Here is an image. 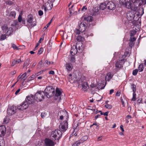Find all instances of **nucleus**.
<instances>
[{"mask_svg":"<svg viewBox=\"0 0 146 146\" xmlns=\"http://www.w3.org/2000/svg\"><path fill=\"white\" fill-rule=\"evenodd\" d=\"M107 7V3L106 1L105 3H102L100 6V8L101 10H103Z\"/></svg>","mask_w":146,"mask_h":146,"instance_id":"obj_25","label":"nucleus"},{"mask_svg":"<svg viewBox=\"0 0 146 146\" xmlns=\"http://www.w3.org/2000/svg\"><path fill=\"white\" fill-rule=\"evenodd\" d=\"M12 47L14 49H17V46L14 44H13L12 45Z\"/></svg>","mask_w":146,"mask_h":146,"instance_id":"obj_60","label":"nucleus"},{"mask_svg":"<svg viewBox=\"0 0 146 146\" xmlns=\"http://www.w3.org/2000/svg\"><path fill=\"white\" fill-rule=\"evenodd\" d=\"M61 92L60 90V89L58 88H56V94H55V97L59 98V100L60 101L61 99L60 97V95L61 94Z\"/></svg>","mask_w":146,"mask_h":146,"instance_id":"obj_19","label":"nucleus"},{"mask_svg":"<svg viewBox=\"0 0 146 146\" xmlns=\"http://www.w3.org/2000/svg\"><path fill=\"white\" fill-rule=\"evenodd\" d=\"M144 68L143 64L140 65L138 67V70L140 72H142Z\"/></svg>","mask_w":146,"mask_h":146,"instance_id":"obj_37","label":"nucleus"},{"mask_svg":"<svg viewBox=\"0 0 146 146\" xmlns=\"http://www.w3.org/2000/svg\"><path fill=\"white\" fill-rule=\"evenodd\" d=\"M99 10V8H98V7H95L94 9V11L95 12H97Z\"/></svg>","mask_w":146,"mask_h":146,"instance_id":"obj_58","label":"nucleus"},{"mask_svg":"<svg viewBox=\"0 0 146 146\" xmlns=\"http://www.w3.org/2000/svg\"><path fill=\"white\" fill-rule=\"evenodd\" d=\"M80 29H76V31H75V33L77 35H79L80 34Z\"/></svg>","mask_w":146,"mask_h":146,"instance_id":"obj_55","label":"nucleus"},{"mask_svg":"<svg viewBox=\"0 0 146 146\" xmlns=\"http://www.w3.org/2000/svg\"><path fill=\"white\" fill-rule=\"evenodd\" d=\"M44 93L43 91H38L35 95V99L36 101L41 102L44 99Z\"/></svg>","mask_w":146,"mask_h":146,"instance_id":"obj_4","label":"nucleus"},{"mask_svg":"<svg viewBox=\"0 0 146 146\" xmlns=\"http://www.w3.org/2000/svg\"><path fill=\"white\" fill-rule=\"evenodd\" d=\"M53 62H48V60H46L45 61V62L44 63V65H46V64L48 66L50 65V64H52Z\"/></svg>","mask_w":146,"mask_h":146,"instance_id":"obj_42","label":"nucleus"},{"mask_svg":"<svg viewBox=\"0 0 146 146\" xmlns=\"http://www.w3.org/2000/svg\"><path fill=\"white\" fill-rule=\"evenodd\" d=\"M49 74L53 75L54 74V72L53 70L50 71L49 73Z\"/></svg>","mask_w":146,"mask_h":146,"instance_id":"obj_62","label":"nucleus"},{"mask_svg":"<svg viewBox=\"0 0 146 146\" xmlns=\"http://www.w3.org/2000/svg\"><path fill=\"white\" fill-rule=\"evenodd\" d=\"M129 46L132 47L134 45V43H133V42L130 40V42H129Z\"/></svg>","mask_w":146,"mask_h":146,"instance_id":"obj_51","label":"nucleus"},{"mask_svg":"<svg viewBox=\"0 0 146 146\" xmlns=\"http://www.w3.org/2000/svg\"><path fill=\"white\" fill-rule=\"evenodd\" d=\"M136 40V38L134 37H132V36H131L130 38V41H133V42L134 41H135V40Z\"/></svg>","mask_w":146,"mask_h":146,"instance_id":"obj_53","label":"nucleus"},{"mask_svg":"<svg viewBox=\"0 0 146 146\" xmlns=\"http://www.w3.org/2000/svg\"><path fill=\"white\" fill-rule=\"evenodd\" d=\"M68 119L66 120L61 123L59 125V128L60 130L62 131H65L68 129V124L67 122Z\"/></svg>","mask_w":146,"mask_h":146,"instance_id":"obj_6","label":"nucleus"},{"mask_svg":"<svg viewBox=\"0 0 146 146\" xmlns=\"http://www.w3.org/2000/svg\"><path fill=\"white\" fill-rule=\"evenodd\" d=\"M6 132V128L5 126H0V146H4V141L2 137L4 135Z\"/></svg>","mask_w":146,"mask_h":146,"instance_id":"obj_3","label":"nucleus"},{"mask_svg":"<svg viewBox=\"0 0 146 146\" xmlns=\"http://www.w3.org/2000/svg\"><path fill=\"white\" fill-rule=\"evenodd\" d=\"M53 6V4L51 2L50 3L47 2L45 4V5L43 6V8L44 7V9L45 11L47 10H51Z\"/></svg>","mask_w":146,"mask_h":146,"instance_id":"obj_14","label":"nucleus"},{"mask_svg":"<svg viewBox=\"0 0 146 146\" xmlns=\"http://www.w3.org/2000/svg\"><path fill=\"white\" fill-rule=\"evenodd\" d=\"M30 60V59L29 58H28L27 59V60L25 62L24 64L26 65L27 66L29 64H28V63L29 62Z\"/></svg>","mask_w":146,"mask_h":146,"instance_id":"obj_50","label":"nucleus"},{"mask_svg":"<svg viewBox=\"0 0 146 146\" xmlns=\"http://www.w3.org/2000/svg\"><path fill=\"white\" fill-rule=\"evenodd\" d=\"M23 105V107L22 108H19V110H23L26 109L28 107V105L29 104L26 101L22 103Z\"/></svg>","mask_w":146,"mask_h":146,"instance_id":"obj_20","label":"nucleus"},{"mask_svg":"<svg viewBox=\"0 0 146 146\" xmlns=\"http://www.w3.org/2000/svg\"><path fill=\"white\" fill-rule=\"evenodd\" d=\"M33 16L31 15H28L27 22L28 24L32 27H34L36 25V23L35 21H33Z\"/></svg>","mask_w":146,"mask_h":146,"instance_id":"obj_10","label":"nucleus"},{"mask_svg":"<svg viewBox=\"0 0 146 146\" xmlns=\"http://www.w3.org/2000/svg\"><path fill=\"white\" fill-rule=\"evenodd\" d=\"M20 90H21L20 89H19L18 90H17L15 92V94L16 95H17L18 93L20 91Z\"/></svg>","mask_w":146,"mask_h":146,"instance_id":"obj_64","label":"nucleus"},{"mask_svg":"<svg viewBox=\"0 0 146 146\" xmlns=\"http://www.w3.org/2000/svg\"><path fill=\"white\" fill-rule=\"evenodd\" d=\"M35 77V76L34 75H32L31 76L28 78V80L29 81L33 80Z\"/></svg>","mask_w":146,"mask_h":146,"instance_id":"obj_45","label":"nucleus"},{"mask_svg":"<svg viewBox=\"0 0 146 146\" xmlns=\"http://www.w3.org/2000/svg\"><path fill=\"white\" fill-rule=\"evenodd\" d=\"M136 7V6H134V7L133 6H132L131 8V9L132 10V11H133V12H135V11H136L137 9V7Z\"/></svg>","mask_w":146,"mask_h":146,"instance_id":"obj_43","label":"nucleus"},{"mask_svg":"<svg viewBox=\"0 0 146 146\" xmlns=\"http://www.w3.org/2000/svg\"><path fill=\"white\" fill-rule=\"evenodd\" d=\"M126 0H119V3L121 5H124L126 3Z\"/></svg>","mask_w":146,"mask_h":146,"instance_id":"obj_40","label":"nucleus"},{"mask_svg":"<svg viewBox=\"0 0 146 146\" xmlns=\"http://www.w3.org/2000/svg\"><path fill=\"white\" fill-rule=\"evenodd\" d=\"M121 94V93L119 92H117L116 94V96H119Z\"/></svg>","mask_w":146,"mask_h":146,"instance_id":"obj_61","label":"nucleus"},{"mask_svg":"<svg viewBox=\"0 0 146 146\" xmlns=\"http://www.w3.org/2000/svg\"><path fill=\"white\" fill-rule=\"evenodd\" d=\"M76 47L75 45H73L72 47L70 52L72 56L75 55L78 52V50Z\"/></svg>","mask_w":146,"mask_h":146,"instance_id":"obj_16","label":"nucleus"},{"mask_svg":"<svg viewBox=\"0 0 146 146\" xmlns=\"http://www.w3.org/2000/svg\"><path fill=\"white\" fill-rule=\"evenodd\" d=\"M113 75L110 72H109L107 74L106 76L105 80L106 81H109L112 78Z\"/></svg>","mask_w":146,"mask_h":146,"instance_id":"obj_22","label":"nucleus"},{"mask_svg":"<svg viewBox=\"0 0 146 146\" xmlns=\"http://www.w3.org/2000/svg\"><path fill=\"white\" fill-rule=\"evenodd\" d=\"M138 72V70L137 69H135L133 71L132 74L134 76L136 75Z\"/></svg>","mask_w":146,"mask_h":146,"instance_id":"obj_44","label":"nucleus"},{"mask_svg":"<svg viewBox=\"0 0 146 146\" xmlns=\"http://www.w3.org/2000/svg\"><path fill=\"white\" fill-rule=\"evenodd\" d=\"M65 67L66 69L68 71H70L73 68V66L70 63H68L66 64Z\"/></svg>","mask_w":146,"mask_h":146,"instance_id":"obj_21","label":"nucleus"},{"mask_svg":"<svg viewBox=\"0 0 146 146\" xmlns=\"http://www.w3.org/2000/svg\"><path fill=\"white\" fill-rule=\"evenodd\" d=\"M58 115H60V119L61 120H62L63 117H64L65 115H66V117H67L68 115L66 111H60L58 113Z\"/></svg>","mask_w":146,"mask_h":146,"instance_id":"obj_18","label":"nucleus"},{"mask_svg":"<svg viewBox=\"0 0 146 146\" xmlns=\"http://www.w3.org/2000/svg\"><path fill=\"white\" fill-rule=\"evenodd\" d=\"M136 33V31L134 30L131 31L130 32V35L131 36H134Z\"/></svg>","mask_w":146,"mask_h":146,"instance_id":"obj_38","label":"nucleus"},{"mask_svg":"<svg viewBox=\"0 0 146 146\" xmlns=\"http://www.w3.org/2000/svg\"><path fill=\"white\" fill-rule=\"evenodd\" d=\"M13 61L16 62L15 63L16 64H17L19 63L20 62H21V60L20 59H18L16 60H14Z\"/></svg>","mask_w":146,"mask_h":146,"instance_id":"obj_56","label":"nucleus"},{"mask_svg":"<svg viewBox=\"0 0 146 146\" xmlns=\"http://www.w3.org/2000/svg\"><path fill=\"white\" fill-rule=\"evenodd\" d=\"M82 143L79 140L75 142V143L73 144L72 146H78L80 145V143Z\"/></svg>","mask_w":146,"mask_h":146,"instance_id":"obj_35","label":"nucleus"},{"mask_svg":"<svg viewBox=\"0 0 146 146\" xmlns=\"http://www.w3.org/2000/svg\"><path fill=\"white\" fill-rule=\"evenodd\" d=\"M131 107H130V106L128 107L127 108L128 111L129 112H130L131 111Z\"/></svg>","mask_w":146,"mask_h":146,"instance_id":"obj_63","label":"nucleus"},{"mask_svg":"<svg viewBox=\"0 0 146 146\" xmlns=\"http://www.w3.org/2000/svg\"><path fill=\"white\" fill-rule=\"evenodd\" d=\"M86 23L84 22H81L79 26L80 30L81 33H83L85 30L86 28Z\"/></svg>","mask_w":146,"mask_h":146,"instance_id":"obj_17","label":"nucleus"},{"mask_svg":"<svg viewBox=\"0 0 146 146\" xmlns=\"http://www.w3.org/2000/svg\"><path fill=\"white\" fill-rule=\"evenodd\" d=\"M131 88L132 89L133 93H135L136 92V86L134 84L131 85Z\"/></svg>","mask_w":146,"mask_h":146,"instance_id":"obj_39","label":"nucleus"},{"mask_svg":"<svg viewBox=\"0 0 146 146\" xmlns=\"http://www.w3.org/2000/svg\"><path fill=\"white\" fill-rule=\"evenodd\" d=\"M85 20L88 22H91L93 20V18L92 16H89L85 18Z\"/></svg>","mask_w":146,"mask_h":146,"instance_id":"obj_34","label":"nucleus"},{"mask_svg":"<svg viewBox=\"0 0 146 146\" xmlns=\"http://www.w3.org/2000/svg\"><path fill=\"white\" fill-rule=\"evenodd\" d=\"M26 76V73H25L23 74L22 75H20L17 78V79L18 80L20 78H21L22 79H24V80H25L27 78Z\"/></svg>","mask_w":146,"mask_h":146,"instance_id":"obj_26","label":"nucleus"},{"mask_svg":"<svg viewBox=\"0 0 146 146\" xmlns=\"http://www.w3.org/2000/svg\"><path fill=\"white\" fill-rule=\"evenodd\" d=\"M136 95L135 93H133V97L131 100L132 101H134L136 100Z\"/></svg>","mask_w":146,"mask_h":146,"instance_id":"obj_41","label":"nucleus"},{"mask_svg":"<svg viewBox=\"0 0 146 146\" xmlns=\"http://www.w3.org/2000/svg\"><path fill=\"white\" fill-rule=\"evenodd\" d=\"M9 122L8 119L7 118V117H5L4 119L3 122L5 123H6Z\"/></svg>","mask_w":146,"mask_h":146,"instance_id":"obj_49","label":"nucleus"},{"mask_svg":"<svg viewBox=\"0 0 146 146\" xmlns=\"http://www.w3.org/2000/svg\"><path fill=\"white\" fill-rule=\"evenodd\" d=\"M76 46L79 53L81 52L84 49V47L82 42H79L77 43Z\"/></svg>","mask_w":146,"mask_h":146,"instance_id":"obj_13","label":"nucleus"},{"mask_svg":"<svg viewBox=\"0 0 146 146\" xmlns=\"http://www.w3.org/2000/svg\"><path fill=\"white\" fill-rule=\"evenodd\" d=\"M38 14L40 16H42L43 14V12L41 10H40L38 11Z\"/></svg>","mask_w":146,"mask_h":146,"instance_id":"obj_57","label":"nucleus"},{"mask_svg":"<svg viewBox=\"0 0 146 146\" xmlns=\"http://www.w3.org/2000/svg\"><path fill=\"white\" fill-rule=\"evenodd\" d=\"M87 8L86 7V6H84L82 8L81 10L82 11H84V10H87Z\"/></svg>","mask_w":146,"mask_h":146,"instance_id":"obj_59","label":"nucleus"},{"mask_svg":"<svg viewBox=\"0 0 146 146\" xmlns=\"http://www.w3.org/2000/svg\"><path fill=\"white\" fill-rule=\"evenodd\" d=\"M16 15L15 12V11H12L11 12L9 16L12 19H14Z\"/></svg>","mask_w":146,"mask_h":146,"instance_id":"obj_29","label":"nucleus"},{"mask_svg":"<svg viewBox=\"0 0 146 146\" xmlns=\"http://www.w3.org/2000/svg\"><path fill=\"white\" fill-rule=\"evenodd\" d=\"M2 29L4 33H6V35L9 36L11 34L13 29L11 27H8L7 25H4L2 27Z\"/></svg>","mask_w":146,"mask_h":146,"instance_id":"obj_5","label":"nucleus"},{"mask_svg":"<svg viewBox=\"0 0 146 146\" xmlns=\"http://www.w3.org/2000/svg\"><path fill=\"white\" fill-rule=\"evenodd\" d=\"M133 3L134 6L138 7L140 6L138 5L139 1V0H130Z\"/></svg>","mask_w":146,"mask_h":146,"instance_id":"obj_27","label":"nucleus"},{"mask_svg":"<svg viewBox=\"0 0 146 146\" xmlns=\"http://www.w3.org/2000/svg\"><path fill=\"white\" fill-rule=\"evenodd\" d=\"M109 112L108 111H106L105 112L103 113L102 112H101V113H100L101 115H103L105 116H108V115Z\"/></svg>","mask_w":146,"mask_h":146,"instance_id":"obj_52","label":"nucleus"},{"mask_svg":"<svg viewBox=\"0 0 146 146\" xmlns=\"http://www.w3.org/2000/svg\"><path fill=\"white\" fill-rule=\"evenodd\" d=\"M76 39L79 41H83L85 39L84 36H82L80 35L78 36Z\"/></svg>","mask_w":146,"mask_h":146,"instance_id":"obj_28","label":"nucleus"},{"mask_svg":"<svg viewBox=\"0 0 146 146\" xmlns=\"http://www.w3.org/2000/svg\"><path fill=\"white\" fill-rule=\"evenodd\" d=\"M55 89L52 86H47L45 90V95L49 98L53 96L55 94Z\"/></svg>","mask_w":146,"mask_h":146,"instance_id":"obj_2","label":"nucleus"},{"mask_svg":"<svg viewBox=\"0 0 146 146\" xmlns=\"http://www.w3.org/2000/svg\"><path fill=\"white\" fill-rule=\"evenodd\" d=\"M124 59H122L120 60L117 61L115 64V66L116 68H121L123 67V64L124 63Z\"/></svg>","mask_w":146,"mask_h":146,"instance_id":"obj_15","label":"nucleus"},{"mask_svg":"<svg viewBox=\"0 0 146 146\" xmlns=\"http://www.w3.org/2000/svg\"><path fill=\"white\" fill-rule=\"evenodd\" d=\"M135 14L137 15V16H139V12H136L135 13L133 11H129L127 14V16L129 19H130V20H133L134 19L135 17Z\"/></svg>","mask_w":146,"mask_h":146,"instance_id":"obj_8","label":"nucleus"},{"mask_svg":"<svg viewBox=\"0 0 146 146\" xmlns=\"http://www.w3.org/2000/svg\"><path fill=\"white\" fill-rule=\"evenodd\" d=\"M88 138V137L87 136H84L80 140L81 142L82 143L84 141L86 140Z\"/></svg>","mask_w":146,"mask_h":146,"instance_id":"obj_31","label":"nucleus"},{"mask_svg":"<svg viewBox=\"0 0 146 146\" xmlns=\"http://www.w3.org/2000/svg\"><path fill=\"white\" fill-rule=\"evenodd\" d=\"M46 114L44 112H42L41 114V116L42 118H44L46 116Z\"/></svg>","mask_w":146,"mask_h":146,"instance_id":"obj_47","label":"nucleus"},{"mask_svg":"<svg viewBox=\"0 0 146 146\" xmlns=\"http://www.w3.org/2000/svg\"><path fill=\"white\" fill-rule=\"evenodd\" d=\"M132 118V116L131 115H127L126 118H125V120L126 121L128 120L129 119H131Z\"/></svg>","mask_w":146,"mask_h":146,"instance_id":"obj_54","label":"nucleus"},{"mask_svg":"<svg viewBox=\"0 0 146 146\" xmlns=\"http://www.w3.org/2000/svg\"><path fill=\"white\" fill-rule=\"evenodd\" d=\"M89 86L86 82H84L82 84V89L84 91H86L88 89Z\"/></svg>","mask_w":146,"mask_h":146,"instance_id":"obj_23","label":"nucleus"},{"mask_svg":"<svg viewBox=\"0 0 146 146\" xmlns=\"http://www.w3.org/2000/svg\"><path fill=\"white\" fill-rule=\"evenodd\" d=\"M18 20L19 22H22L23 24H25V20L24 19H22V16L21 15H19L18 18Z\"/></svg>","mask_w":146,"mask_h":146,"instance_id":"obj_30","label":"nucleus"},{"mask_svg":"<svg viewBox=\"0 0 146 146\" xmlns=\"http://www.w3.org/2000/svg\"><path fill=\"white\" fill-rule=\"evenodd\" d=\"M43 52V48H40L38 51V54H40Z\"/></svg>","mask_w":146,"mask_h":146,"instance_id":"obj_48","label":"nucleus"},{"mask_svg":"<svg viewBox=\"0 0 146 146\" xmlns=\"http://www.w3.org/2000/svg\"><path fill=\"white\" fill-rule=\"evenodd\" d=\"M107 8L109 9L113 10L115 9V4L111 1H107Z\"/></svg>","mask_w":146,"mask_h":146,"instance_id":"obj_11","label":"nucleus"},{"mask_svg":"<svg viewBox=\"0 0 146 146\" xmlns=\"http://www.w3.org/2000/svg\"><path fill=\"white\" fill-rule=\"evenodd\" d=\"M69 59L70 61L72 62H75V58L73 56H70L69 57Z\"/></svg>","mask_w":146,"mask_h":146,"instance_id":"obj_33","label":"nucleus"},{"mask_svg":"<svg viewBox=\"0 0 146 146\" xmlns=\"http://www.w3.org/2000/svg\"><path fill=\"white\" fill-rule=\"evenodd\" d=\"M35 97L32 95L27 96L25 99L29 104H30L35 102Z\"/></svg>","mask_w":146,"mask_h":146,"instance_id":"obj_12","label":"nucleus"},{"mask_svg":"<svg viewBox=\"0 0 146 146\" xmlns=\"http://www.w3.org/2000/svg\"><path fill=\"white\" fill-rule=\"evenodd\" d=\"M49 138H45L44 141V144L45 146H54L55 144V143Z\"/></svg>","mask_w":146,"mask_h":146,"instance_id":"obj_9","label":"nucleus"},{"mask_svg":"<svg viewBox=\"0 0 146 146\" xmlns=\"http://www.w3.org/2000/svg\"><path fill=\"white\" fill-rule=\"evenodd\" d=\"M146 3V0H141L139 1L138 5L141 6V5H145Z\"/></svg>","mask_w":146,"mask_h":146,"instance_id":"obj_32","label":"nucleus"},{"mask_svg":"<svg viewBox=\"0 0 146 146\" xmlns=\"http://www.w3.org/2000/svg\"><path fill=\"white\" fill-rule=\"evenodd\" d=\"M6 35L5 34H2L0 37V40L1 41L4 40L6 38Z\"/></svg>","mask_w":146,"mask_h":146,"instance_id":"obj_36","label":"nucleus"},{"mask_svg":"<svg viewBox=\"0 0 146 146\" xmlns=\"http://www.w3.org/2000/svg\"><path fill=\"white\" fill-rule=\"evenodd\" d=\"M126 7L128 9H131L132 6V3L131 2L127 1L126 2L125 5Z\"/></svg>","mask_w":146,"mask_h":146,"instance_id":"obj_24","label":"nucleus"},{"mask_svg":"<svg viewBox=\"0 0 146 146\" xmlns=\"http://www.w3.org/2000/svg\"><path fill=\"white\" fill-rule=\"evenodd\" d=\"M105 107L106 108L108 109H111L112 108V106L110 104H107L105 105Z\"/></svg>","mask_w":146,"mask_h":146,"instance_id":"obj_46","label":"nucleus"},{"mask_svg":"<svg viewBox=\"0 0 146 146\" xmlns=\"http://www.w3.org/2000/svg\"><path fill=\"white\" fill-rule=\"evenodd\" d=\"M16 107L14 106H9L7 111V113L9 115H11L15 113Z\"/></svg>","mask_w":146,"mask_h":146,"instance_id":"obj_7","label":"nucleus"},{"mask_svg":"<svg viewBox=\"0 0 146 146\" xmlns=\"http://www.w3.org/2000/svg\"><path fill=\"white\" fill-rule=\"evenodd\" d=\"M62 135V133L61 131L60 130H56L51 133L50 137L53 140H58L61 137Z\"/></svg>","mask_w":146,"mask_h":146,"instance_id":"obj_1","label":"nucleus"}]
</instances>
